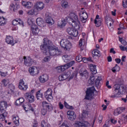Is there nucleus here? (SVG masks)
Listing matches in <instances>:
<instances>
[{"label": "nucleus", "instance_id": "obj_49", "mask_svg": "<svg viewBox=\"0 0 127 127\" xmlns=\"http://www.w3.org/2000/svg\"><path fill=\"white\" fill-rule=\"evenodd\" d=\"M120 97H121V93L120 92L118 93L115 91L114 95H111L110 96V98H120Z\"/></svg>", "mask_w": 127, "mask_h": 127}, {"label": "nucleus", "instance_id": "obj_51", "mask_svg": "<svg viewBox=\"0 0 127 127\" xmlns=\"http://www.w3.org/2000/svg\"><path fill=\"white\" fill-rule=\"evenodd\" d=\"M63 59L64 61V62H68L70 60V57L68 56V55H65L63 56Z\"/></svg>", "mask_w": 127, "mask_h": 127}, {"label": "nucleus", "instance_id": "obj_10", "mask_svg": "<svg viewBox=\"0 0 127 127\" xmlns=\"http://www.w3.org/2000/svg\"><path fill=\"white\" fill-rule=\"evenodd\" d=\"M45 21L48 24L52 25L54 24V20L51 17V14L50 13L47 12L45 15Z\"/></svg>", "mask_w": 127, "mask_h": 127}, {"label": "nucleus", "instance_id": "obj_7", "mask_svg": "<svg viewBox=\"0 0 127 127\" xmlns=\"http://www.w3.org/2000/svg\"><path fill=\"white\" fill-rule=\"evenodd\" d=\"M42 107L44 108V109H45L48 112L53 111V106H52V104L47 101H43L42 102Z\"/></svg>", "mask_w": 127, "mask_h": 127}, {"label": "nucleus", "instance_id": "obj_60", "mask_svg": "<svg viewBox=\"0 0 127 127\" xmlns=\"http://www.w3.org/2000/svg\"><path fill=\"white\" fill-rule=\"evenodd\" d=\"M123 5L125 8H127V0H123Z\"/></svg>", "mask_w": 127, "mask_h": 127}, {"label": "nucleus", "instance_id": "obj_20", "mask_svg": "<svg viewBox=\"0 0 127 127\" xmlns=\"http://www.w3.org/2000/svg\"><path fill=\"white\" fill-rule=\"evenodd\" d=\"M87 18H88V14L87 13L84 12V11H81V14H80V20L85 23L87 22Z\"/></svg>", "mask_w": 127, "mask_h": 127}, {"label": "nucleus", "instance_id": "obj_48", "mask_svg": "<svg viewBox=\"0 0 127 127\" xmlns=\"http://www.w3.org/2000/svg\"><path fill=\"white\" fill-rule=\"evenodd\" d=\"M61 5L63 8H66V7H68V2L66 1H62Z\"/></svg>", "mask_w": 127, "mask_h": 127}, {"label": "nucleus", "instance_id": "obj_59", "mask_svg": "<svg viewBox=\"0 0 127 127\" xmlns=\"http://www.w3.org/2000/svg\"><path fill=\"white\" fill-rule=\"evenodd\" d=\"M67 123V121H64L60 127H69Z\"/></svg>", "mask_w": 127, "mask_h": 127}, {"label": "nucleus", "instance_id": "obj_27", "mask_svg": "<svg viewBox=\"0 0 127 127\" xmlns=\"http://www.w3.org/2000/svg\"><path fill=\"white\" fill-rule=\"evenodd\" d=\"M23 108L26 111H28L29 110L32 111V112H33L34 111V109L31 107V104L30 103H27L26 105H24L23 106Z\"/></svg>", "mask_w": 127, "mask_h": 127}, {"label": "nucleus", "instance_id": "obj_15", "mask_svg": "<svg viewBox=\"0 0 127 127\" xmlns=\"http://www.w3.org/2000/svg\"><path fill=\"white\" fill-rule=\"evenodd\" d=\"M24 59V64L25 66H32V64H33L34 62L32 61V59L30 57L26 58V57L24 56L23 57Z\"/></svg>", "mask_w": 127, "mask_h": 127}, {"label": "nucleus", "instance_id": "obj_12", "mask_svg": "<svg viewBox=\"0 0 127 127\" xmlns=\"http://www.w3.org/2000/svg\"><path fill=\"white\" fill-rule=\"evenodd\" d=\"M45 97L48 101H50L53 99L52 96V89L49 88L44 93Z\"/></svg>", "mask_w": 127, "mask_h": 127}, {"label": "nucleus", "instance_id": "obj_62", "mask_svg": "<svg viewBox=\"0 0 127 127\" xmlns=\"http://www.w3.org/2000/svg\"><path fill=\"white\" fill-rule=\"evenodd\" d=\"M118 68H119V65H118V64H116V66L112 68V71L113 73H115L117 71V69H118Z\"/></svg>", "mask_w": 127, "mask_h": 127}, {"label": "nucleus", "instance_id": "obj_64", "mask_svg": "<svg viewBox=\"0 0 127 127\" xmlns=\"http://www.w3.org/2000/svg\"><path fill=\"white\" fill-rule=\"evenodd\" d=\"M0 74L1 75V76L2 77H5L7 75V72H6V73H5V72H0Z\"/></svg>", "mask_w": 127, "mask_h": 127}, {"label": "nucleus", "instance_id": "obj_4", "mask_svg": "<svg viewBox=\"0 0 127 127\" xmlns=\"http://www.w3.org/2000/svg\"><path fill=\"white\" fill-rule=\"evenodd\" d=\"M48 51L51 56H58L61 54V52L60 51L58 47L52 45L50 47Z\"/></svg>", "mask_w": 127, "mask_h": 127}, {"label": "nucleus", "instance_id": "obj_2", "mask_svg": "<svg viewBox=\"0 0 127 127\" xmlns=\"http://www.w3.org/2000/svg\"><path fill=\"white\" fill-rule=\"evenodd\" d=\"M7 108V102L5 101H1L0 103V121H3L4 118L7 116V113L5 111Z\"/></svg>", "mask_w": 127, "mask_h": 127}, {"label": "nucleus", "instance_id": "obj_40", "mask_svg": "<svg viewBox=\"0 0 127 127\" xmlns=\"http://www.w3.org/2000/svg\"><path fill=\"white\" fill-rule=\"evenodd\" d=\"M75 64V61H72L69 63H67L66 64H64L65 67H66V69H68V68H70V67H72L73 65Z\"/></svg>", "mask_w": 127, "mask_h": 127}, {"label": "nucleus", "instance_id": "obj_21", "mask_svg": "<svg viewBox=\"0 0 127 127\" xmlns=\"http://www.w3.org/2000/svg\"><path fill=\"white\" fill-rule=\"evenodd\" d=\"M5 40L8 44H10L12 46H13L15 43H17V42L13 41V38L10 36H7Z\"/></svg>", "mask_w": 127, "mask_h": 127}, {"label": "nucleus", "instance_id": "obj_34", "mask_svg": "<svg viewBox=\"0 0 127 127\" xmlns=\"http://www.w3.org/2000/svg\"><path fill=\"white\" fill-rule=\"evenodd\" d=\"M12 24L15 26V25H17V24H23V22L21 21V20L19 19L18 20H13L12 22Z\"/></svg>", "mask_w": 127, "mask_h": 127}, {"label": "nucleus", "instance_id": "obj_45", "mask_svg": "<svg viewBox=\"0 0 127 127\" xmlns=\"http://www.w3.org/2000/svg\"><path fill=\"white\" fill-rule=\"evenodd\" d=\"M100 53L101 52H100V51L98 50H95L94 51L93 53H92V54L93 55V57H98Z\"/></svg>", "mask_w": 127, "mask_h": 127}, {"label": "nucleus", "instance_id": "obj_52", "mask_svg": "<svg viewBox=\"0 0 127 127\" xmlns=\"http://www.w3.org/2000/svg\"><path fill=\"white\" fill-rule=\"evenodd\" d=\"M8 88L9 89L10 91H11V93H12L13 91H14L15 87L14 86V85L10 84L8 85Z\"/></svg>", "mask_w": 127, "mask_h": 127}, {"label": "nucleus", "instance_id": "obj_63", "mask_svg": "<svg viewBox=\"0 0 127 127\" xmlns=\"http://www.w3.org/2000/svg\"><path fill=\"white\" fill-rule=\"evenodd\" d=\"M59 106L60 110H63V108H64V105L62 104V103L59 102Z\"/></svg>", "mask_w": 127, "mask_h": 127}, {"label": "nucleus", "instance_id": "obj_39", "mask_svg": "<svg viewBox=\"0 0 127 127\" xmlns=\"http://www.w3.org/2000/svg\"><path fill=\"white\" fill-rule=\"evenodd\" d=\"M90 71L93 72L94 74L97 73V68H96V65L95 64H90Z\"/></svg>", "mask_w": 127, "mask_h": 127}, {"label": "nucleus", "instance_id": "obj_25", "mask_svg": "<svg viewBox=\"0 0 127 127\" xmlns=\"http://www.w3.org/2000/svg\"><path fill=\"white\" fill-rule=\"evenodd\" d=\"M126 110V108L125 107H120L117 109V110L114 112L115 116H118V115H120L122 114L123 112H125Z\"/></svg>", "mask_w": 127, "mask_h": 127}, {"label": "nucleus", "instance_id": "obj_57", "mask_svg": "<svg viewBox=\"0 0 127 127\" xmlns=\"http://www.w3.org/2000/svg\"><path fill=\"white\" fill-rule=\"evenodd\" d=\"M47 112L48 111L44 108H43L41 110V114L42 115V116H45V115L47 114Z\"/></svg>", "mask_w": 127, "mask_h": 127}, {"label": "nucleus", "instance_id": "obj_29", "mask_svg": "<svg viewBox=\"0 0 127 127\" xmlns=\"http://www.w3.org/2000/svg\"><path fill=\"white\" fill-rule=\"evenodd\" d=\"M36 96L37 100L43 99V92H42L41 90H40L36 92Z\"/></svg>", "mask_w": 127, "mask_h": 127}, {"label": "nucleus", "instance_id": "obj_24", "mask_svg": "<svg viewBox=\"0 0 127 127\" xmlns=\"http://www.w3.org/2000/svg\"><path fill=\"white\" fill-rule=\"evenodd\" d=\"M12 120L15 126H16L17 127H18V126H19V117H18V116L13 115Z\"/></svg>", "mask_w": 127, "mask_h": 127}, {"label": "nucleus", "instance_id": "obj_37", "mask_svg": "<svg viewBox=\"0 0 127 127\" xmlns=\"http://www.w3.org/2000/svg\"><path fill=\"white\" fill-rule=\"evenodd\" d=\"M102 21H103V19H99V20H94V23L96 26H97V27H99V26H101Z\"/></svg>", "mask_w": 127, "mask_h": 127}, {"label": "nucleus", "instance_id": "obj_58", "mask_svg": "<svg viewBox=\"0 0 127 127\" xmlns=\"http://www.w3.org/2000/svg\"><path fill=\"white\" fill-rule=\"evenodd\" d=\"M28 14H29V15H33V14H34V10L33 9H31L30 10H29L27 12Z\"/></svg>", "mask_w": 127, "mask_h": 127}, {"label": "nucleus", "instance_id": "obj_23", "mask_svg": "<svg viewBox=\"0 0 127 127\" xmlns=\"http://www.w3.org/2000/svg\"><path fill=\"white\" fill-rule=\"evenodd\" d=\"M39 79L41 83H45V82L48 81V75L46 74H43L40 76Z\"/></svg>", "mask_w": 127, "mask_h": 127}, {"label": "nucleus", "instance_id": "obj_36", "mask_svg": "<svg viewBox=\"0 0 127 127\" xmlns=\"http://www.w3.org/2000/svg\"><path fill=\"white\" fill-rule=\"evenodd\" d=\"M71 48H72V44L71 43V42H70V41H69L67 43V44L66 45L64 48V50L68 51L69 50H70V49H71Z\"/></svg>", "mask_w": 127, "mask_h": 127}, {"label": "nucleus", "instance_id": "obj_11", "mask_svg": "<svg viewBox=\"0 0 127 127\" xmlns=\"http://www.w3.org/2000/svg\"><path fill=\"white\" fill-rule=\"evenodd\" d=\"M67 116L68 120L69 121H75L76 120V113L72 110H69L67 112Z\"/></svg>", "mask_w": 127, "mask_h": 127}, {"label": "nucleus", "instance_id": "obj_1", "mask_svg": "<svg viewBox=\"0 0 127 127\" xmlns=\"http://www.w3.org/2000/svg\"><path fill=\"white\" fill-rule=\"evenodd\" d=\"M70 16V17L67 18V22L72 27L79 29L80 28V21L79 18H78V16L74 13H71Z\"/></svg>", "mask_w": 127, "mask_h": 127}, {"label": "nucleus", "instance_id": "obj_53", "mask_svg": "<svg viewBox=\"0 0 127 127\" xmlns=\"http://www.w3.org/2000/svg\"><path fill=\"white\" fill-rule=\"evenodd\" d=\"M2 83L4 87H6V86H7V84L9 83V80L8 79H3L2 80Z\"/></svg>", "mask_w": 127, "mask_h": 127}, {"label": "nucleus", "instance_id": "obj_18", "mask_svg": "<svg viewBox=\"0 0 127 127\" xmlns=\"http://www.w3.org/2000/svg\"><path fill=\"white\" fill-rule=\"evenodd\" d=\"M79 75L81 77H84L86 79L89 77V72L85 68H81L79 70Z\"/></svg>", "mask_w": 127, "mask_h": 127}, {"label": "nucleus", "instance_id": "obj_42", "mask_svg": "<svg viewBox=\"0 0 127 127\" xmlns=\"http://www.w3.org/2000/svg\"><path fill=\"white\" fill-rule=\"evenodd\" d=\"M100 82H101V77H97L94 81V83L96 87H99V86L101 85V83H100Z\"/></svg>", "mask_w": 127, "mask_h": 127}, {"label": "nucleus", "instance_id": "obj_33", "mask_svg": "<svg viewBox=\"0 0 127 127\" xmlns=\"http://www.w3.org/2000/svg\"><path fill=\"white\" fill-rule=\"evenodd\" d=\"M121 85H120V84H115L114 85L115 88V92L116 93H121L122 94V92H121Z\"/></svg>", "mask_w": 127, "mask_h": 127}, {"label": "nucleus", "instance_id": "obj_5", "mask_svg": "<svg viewBox=\"0 0 127 127\" xmlns=\"http://www.w3.org/2000/svg\"><path fill=\"white\" fill-rule=\"evenodd\" d=\"M95 91V89L94 86L88 88L86 91V95L84 99L85 100H91V98L94 96V92Z\"/></svg>", "mask_w": 127, "mask_h": 127}, {"label": "nucleus", "instance_id": "obj_26", "mask_svg": "<svg viewBox=\"0 0 127 127\" xmlns=\"http://www.w3.org/2000/svg\"><path fill=\"white\" fill-rule=\"evenodd\" d=\"M56 70L59 72V73L61 72H64L65 70H66L67 67H66V65L64 64V65L59 66L56 68Z\"/></svg>", "mask_w": 127, "mask_h": 127}, {"label": "nucleus", "instance_id": "obj_50", "mask_svg": "<svg viewBox=\"0 0 127 127\" xmlns=\"http://www.w3.org/2000/svg\"><path fill=\"white\" fill-rule=\"evenodd\" d=\"M64 107L66 108V109H69V110H74V108L72 106L69 105L66 101H64Z\"/></svg>", "mask_w": 127, "mask_h": 127}, {"label": "nucleus", "instance_id": "obj_32", "mask_svg": "<svg viewBox=\"0 0 127 127\" xmlns=\"http://www.w3.org/2000/svg\"><path fill=\"white\" fill-rule=\"evenodd\" d=\"M23 102H24V98H20L16 101L15 105H16V106H20Z\"/></svg>", "mask_w": 127, "mask_h": 127}, {"label": "nucleus", "instance_id": "obj_14", "mask_svg": "<svg viewBox=\"0 0 127 127\" xmlns=\"http://www.w3.org/2000/svg\"><path fill=\"white\" fill-rule=\"evenodd\" d=\"M25 99L28 100L29 103H33L34 102V95L31 92H27L24 95Z\"/></svg>", "mask_w": 127, "mask_h": 127}, {"label": "nucleus", "instance_id": "obj_6", "mask_svg": "<svg viewBox=\"0 0 127 127\" xmlns=\"http://www.w3.org/2000/svg\"><path fill=\"white\" fill-rule=\"evenodd\" d=\"M74 127H89L91 125L87 121H75L73 124Z\"/></svg>", "mask_w": 127, "mask_h": 127}, {"label": "nucleus", "instance_id": "obj_31", "mask_svg": "<svg viewBox=\"0 0 127 127\" xmlns=\"http://www.w3.org/2000/svg\"><path fill=\"white\" fill-rule=\"evenodd\" d=\"M68 42H69V40L67 39H62L60 41V45L61 47L64 49L65 47V46L67 44Z\"/></svg>", "mask_w": 127, "mask_h": 127}, {"label": "nucleus", "instance_id": "obj_47", "mask_svg": "<svg viewBox=\"0 0 127 127\" xmlns=\"http://www.w3.org/2000/svg\"><path fill=\"white\" fill-rule=\"evenodd\" d=\"M36 23L38 24V25H41L43 23V19L41 18H38L36 19Z\"/></svg>", "mask_w": 127, "mask_h": 127}, {"label": "nucleus", "instance_id": "obj_16", "mask_svg": "<svg viewBox=\"0 0 127 127\" xmlns=\"http://www.w3.org/2000/svg\"><path fill=\"white\" fill-rule=\"evenodd\" d=\"M29 72L32 76H36L39 73V70L36 66H32L29 68Z\"/></svg>", "mask_w": 127, "mask_h": 127}, {"label": "nucleus", "instance_id": "obj_8", "mask_svg": "<svg viewBox=\"0 0 127 127\" xmlns=\"http://www.w3.org/2000/svg\"><path fill=\"white\" fill-rule=\"evenodd\" d=\"M105 21L107 24L109 23V26H108L109 29L110 31H113L114 29L113 28V26L114 25V23H115V21L112 19V18L110 17L109 16H106L105 17Z\"/></svg>", "mask_w": 127, "mask_h": 127}, {"label": "nucleus", "instance_id": "obj_19", "mask_svg": "<svg viewBox=\"0 0 127 127\" xmlns=\"http://www.w3.org/2000/svg\"><path fill=\"white\" fill-rule=\"evenodd\" d=\"M31 30L33 35H37L40 31V29L38 28L37 25L33 24L31 26Z\"/></svg>", "mask_w": 127, "mask_h": 127}, {"label": "nucleus", "instance_id": "obj_28", "mask_svg": "<svg viewBox=\"0 0 127 127\" xmlns=\"http://www.w3.org/2000/svg\"><path fill=\"white\" fill-rule=\"evenodd\" d=\"M66 25V20L65 19H62V20L60 21L58 23V26L59 27L62 28Z\"/></svg>", "mask_w": 127, "mask_h": 127}, {"label": "nucleus", "instance_id": "obj_9", "mask_svg": "<svg viewBox=\"0 0 127 127\" xmlns=\"http://www.w3.org/2000/svg\"><path fill=\"white\" fill-rule=\"evenodd\" d=\"M66 31L71 36H74V37L78 36V30L73 27L67 28Z\"/></svg>", "mask_w": 127, "mask_h": 127}, {"label": "nucleus", "instance_id": "obj_41", "mask_svg": "<svg viewBox=\"0 0 127 127\" xmlns=\"http://www.w3.org/2000/svg\"><path fill=\"white\" fill-rule=\"evenodd\" d=\"M67 76H66V74L65 73H64L63 74H61L59 76V79L60 81H64V80H66L67 79Z\"/></svg>", "mask_w": 127, "mask_h": 127}, {"label": "nucleus", "instance_id": "obj_38", "mask_svg": "<svg viewBox=\"0 0 127 127\" xmlns=\"http://www.w3.org/2000/svg\"><path fill=\"white\" fill-rule=\"evenodd\" d=\"M6 23V19L3 17H0V25L1 26L4 25Z\"/></svg>", "mask_w": 127, "mask_h": 127}, {"label": "nucleus", "instance_id": "obj_22", "mask_svg": "<svg viewBox=\"0 0 127 127\" xmlns=\"http://www.w3.org/2000/svg\"><path fill=\"white\" fill-rule=\"evenodd\" d=\"M67 78L69 77V80H71L75 76V73L73 72L72 70H68L66 72H64Z\"/></svg>", "mask_w": 127, "mask_h": 127}, {"label": "nucleus", "instance_id": "obj_43", "mask_svg": "<svg viewBox=\"0 0 127 127\" xmlns=\"http://www.w3.org/2000/svg\"><path fill=\"white\" fill-rule=\"evenodd\" d=\"M95 79H96L95 76H91L88 80V84H89V85H93L94 83H95Z\"/></svg>", "mask_w": 127, "mask_h": 127}, {"label": "nucleus", "instance_id": "obj_30", "mask_svg": "<svg viewBox=\"0 0 127 127\" xmlns=\"http://www.w3.org/2000/svg\"><path fill=\"white\" fill-rule=\"evenodd\" d=\"M22 5H23V6H25V7H27V8H31V2L30 1L22 0Z\"/></svg>", "mask_w": 127, "mask_h": 127}, {"label": "nucleus", "instance_id": "obj_35", "mask_svg": "<svg viewBox=\"0 0 127 127\" xmlns=\"http://www.w3.org/2000/svg\"><path fill=\"white\" fill-rule=\"evenodd\" d=\"M89 115V112L86 110H83L82 113V120H85L88 118V115Z\"/></svg>", "mask_w": 127, "mask_h": 127}, {"label": "nucleus", "instance_id": "obj_44", "mask_svg": "<svg viewBox=\"0 0 127 127\" xmlns=\"http://www.w3.org/2000/svg\"><path fill=\"white\" fill-rule=\"evenodd\" d=\"M17 5H14L13 3H11L10 5V8L11 10H13V11H15L16 9H17Z\"/></svg>", "mask_w": 127, "mask_h": 127}, {"label": "nucleus", "instance_id": "obj_13", "mask_svg": "<svg viewBox=\"0 0 127 127\" xmlns=\"http://www.w3.org/2000/svg\"><path fill=\"white\" fill-rule=\"evenodd\" d=\"M18 88L21 91H26L28 89V86L27 85L25 84L24 81L22 79H20L19 81Z\"/></svg>", "mask_w": 127, "mask_h": 127}, {"label": "nucleus", "instance_id": "obj_3", "mask_svg": "<svg viewBox=\"0 0 127 127\" xmlns=\"http://www.w3.org/2000/svg\"><path fill=\"white\" fill-rule=\"evenodd\" d=\"M52 45V42L47 38L44 39L43 44L40 46L41 51L45 54H47V51H49L50 46Z\"/></svg>", "mask_w": 127, "mask_h": 127}, {"label": "nucleus", "instance_id": "obj_61", "mask_svg": "<svg viewBox=\"0 0 127 127\" xmlns=\"http://www.w3.org/2000/svg\"><path fill=\"white\" fill-rule=\"evenodd\" d=\"M82 56H78L76 57V61H77V62H81V61H82Z\"/></svg>", "mask_w": 127, "mask_h": 127}, {"label": "nucleus", "instance_id": "obj_46", "mask_svg": "<svg viewBox=\"0 0 127 127\" xmlns=\"http://www.w3.org/2000/svg\"><path fill=\"white\" fill-rule=\"evenodd\" d=\"M41 126H42V127H50V125L45 122V121L44 120L42 121Z\"/></svg>", "mask_w": 127, "mask_h": 127}, {"label": "nucleus", "instance_id": "obj_17", "mask_svg": "<svg viewBox=\"0 0 127 127\" xmlns=\"http://www.w3.org/2000/svg\"><path fill=\"white\" fill-rule=\"evenodd\" d=\"M35 7L38 11L42 10L44 7H45V4L44 3L41 1H38L35 4Z\"/></svg>", "mask_w": 127, "mask_h": 127}, {"label": "nucleus", "instance_id": "obj_55", "mask_svg": "<svg viewBox=\"0 0 127 127\" xmlns=\"http://www.w3.org/2000/svg\"><path fill=\"white\" fill-rule=\"evenodd\" d=\"M121 89L122 90V94H125L127 93V87L124 85H121Z\"/></svg>", "mask_w": 127, "mask_h": 127}, {"label": "nucleus", "instance_id": "obj_56", "mask_svg": "<svg viewBox=\"0 0 127 127\" xmlns=\"http://www.w3.org/2000/svg\"><path fill=\"white\" fill-rule=\"evenodd\" d=\"M50 59H51L50 56H47L43 59V61L44 62H48V61H50Z\"/></svg>", "mask_w": 127, "mask_h": 127}, {"label": "nucleus", "instance_id": "obj_54", "mask_svg": "<svg viewBox=\"0 0 127 127\" xmlns=\"http://www.w3.org/2000/svg\"><path fill=\"white\" fill-rule=\"evenodd\" d=\"M119 41L123 44V45H127V41L124 40L123 38L119 37Z\"/></svg>", "mask_w": 127, "mask_h": 127}]
</instances>
